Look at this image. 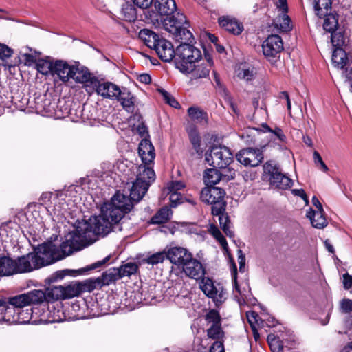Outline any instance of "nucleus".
<instances>
[{"label":"nucleus","instance_id":"f257e3e1","mask_svg":"<svg viewBox=\"0 0 352 352\" xmlns=\"http://www.w3.org/2000/svg\"><path fill=\"white\" fill-rule=\"evenodd\" d=\"M139 155L142 163L137 168V177L130 190L129 197L117 192L109 201L104 203L101 206L105 216L113 217V221L120 222L124 215L133 209V201H140L155 180V173L153 170L155 152L154 146L149 141L143 140L141 142Z\"/></svg>","mask_w":352,"mask_h":352},{"label":"nucleus","instance_id":"f03ea898","mask_svg":"<svg viewBox=\"0 0 352 352\" xmlns=\"http://www.w3.org/2000/svg\"><path fill=\"white\" fill-rule=\"evenodd\" d=\"M122 230L119 221H113V218L106 217L104 209L101 207V214L89 219V221H85L76 227V234L81 239H86L92 232L95 235L102 237L111 232L121 231Z\"/></svg>","mask_w":352,"mask_h":352},{"label":"nucleus","instance_id":"7ed1b4c3","mask_svg":"<svg viewBox=\"0 0 352 352\" xmlns=\"http://www.w3.org/2000/svg\"><path fill=\"white\" fill-rule=\"evenodd\" d=\"M76 233V230L71 235L70 239L61 243L60 247H58L52 241L43 243L39 245V249L41 250V252L44 254L45 261H47L49 265L62 260L74 252V241L76 237L79 238Z\"/></svg>","mask_w":352,"mask_h":352},{"label":"nucleus","instance_id":"20e7f679","mask_svg":"<svg viewBox=\"0 0 352 352\" xmlns=\"http://www.w3.org/2000/svg\"><path fill=\"white\" fill-rule=\"evenodd\" d=\"M36 298H38V296L29 294L28 292L9 298L8 305L3 300V322L8 324H16L19 319V316H17L19 308L34 305L33 302H35Z\"/></svg>","mask_w":352,"mask_h":352},{"label":"nucleus","instance_id":"39448f33","mask_svg":"<svg viewBox=\"0 0 352 352\" xmlns=\"http://www.w3.org/2000/svg\"><path fill=\"white\" fill-rule=\"evenodd\" d=\"M201 58L199 48L188 43H181L175 50V67L182 73L192 71V65L200 62Z\"/></svg>","mask_w":352,"mask_h":352},{"label":"nucleus","instance_id":"423d86ee","mask_svg":"<svg viewBox=\"0 0 352 352\" xmlns=\"http://www.w3.org/2000/svg\"><path fill=\"white\" fill-rule=\"evenodd\" d=\"M28 293L38 296V298H36L35 302H33L34 305H38L43 302L72 298L77 295L78 292L72 285H67V287L58 285L47 288L45 291L34 289L28 292Z\"/></svg>","mask_w":352,"mask_h":352},{"label":"nucleus","instance_id":"0eeeda50","mask_svg":"<svg viewBox=\"0 0 352 352\" xmlns=\"http://www.w3.org/2000/svg\"><path fill=\"white\" fill-rule=\"evenodd\" d=\"M225 195L226 192L223 189L213 186H208L201 191L200 199L203 202L212 206V214H219L221 212L226 211Z\"/></svg>","mask_w":352,"mask_h":352},{"label":"nucleus","instance_id":"6e6552de","mask_svg":"<svg viewBox=\"0 0 352 352\" xmlns=\"http://www.w3.org/2000/svg\"><path fill=\"white\" fill-rule=\"evenodd\" d=\"M41 250L38 246L36 252L29 253L14 260L16 261V274L30 272L48 265L47 261H45V256L41 252Z\"/></svg>","mask_w":352,"mask_h":352},{"label":"nucleus","instance_id":"1a4fd4ad","mask_svg":"<svg viewBox=\"0 0 352 352\" xmlns=\"http://www.w3.org/2000/svg\"><path fill=\"white\" fill-rule=\"evenodd\" d=\"M206 161L214 168H225L233 161V153L225 146H214L206 152Z\"/></svg>","mask_w":352,"mask_h":352},{"label":"nucleus","instance_id":"9d476101","mask_svg":"<svg viewBox=\"0 0 352 352\" xmlns=\"http://www.w3.org/2000/svg\"><path fill=\"white\" fill-rule=\"evenodd\" d=\"M265 174L270 176V184L280 190L289 189L293 185V181L289 177L283 174L281 170L274 161H268L263 165Z\"/></svg>","mask_w":352,"mask_h":352},{"label":"nucleus","instance_id":"9b49d317","mask_svg":"<svg viewBox=\"0 0 352 352\" xmlns=\"http://www.w3.org/2000/svg\"><path fill=\"white\" fill-rule=\"evenodd\" d=\"M200 288L208 298L212 299L216 306L221 305L227 298V293L223 285L215 283L208 277L201 279Z\"/></svg>","mask_w":352,"mask_h":352},{"label":"nucleus","instance_id":"f8f14e48","mask_svg":"<svg viewBox=\"0 0 352 352\" xmlns=\"http://www.w3.org/2000/svg\"><path fill=\"white\" fill-rule=\"evenodd\" d=\"M332 63L335 67L344 70L343 74L348 80H352V54H346L342 48L335 49Z\"/></svg>","mask_w":352,"mask_h":352},{"label":"nucleus","instance_id":"ddd939ff","mask_svg":"<svg viewBox=\"0 0 352 352\" xmlns=\"http://www.w3.org/2000/svg\"><path fill=\"white\" fill-rule=\"evenodd\" d=\"M214 65L213 59L210 54H205V58H201L200 62L192 65V71L183 72L185 74H191L192 79L206 78L209 76Z\"/></svg>","mask_w":352,"mask_h":352},{"label":"nucleus","instance_id":"4468645a","mask_svg":"<svg viewBox=\"0 0 352 352\" xmlns=\"http://www.w3.org/2000/svg\"><path fill=\"white\" fill-rule=\"evenodd\" d=\"M263 55L269 60H272L276 58L283 50L282 38L277 34L269 36L262 45Z\"/></svg>","mask_w":352,"mask_h":352},{"label":"nucleus","instance_id":"2eb2a0df","mask_svg":"<svg viewBox=\"0 0 352 352\" xmlns=\"http://www.w3.org/2000/svg\"><path fill=\"white\" fill-rule=\"evenodd\" d=\"M236 157L241 164L252 167L259 165L263 159L262 151L258 148H252L241 150Z\"/></svg>","mask_w":352,"mask_h":352},{"label":"nucleus","instance_id":"dca6fc26","mask_svg":"<svg viewBox=\"0 0 352 352\" xmlns=\"http://www.w3.org/2000/svg\"><path fill=\"white\" fill-rule=\"evenodd\" d=\"M192 254L182 247H173L168 250V259L178 269H182Z\"/></svg>","mask_w":352,"mask_h":352},{"label":"nucleus","instance_id":"f3484780","mask_svg":"<svg viewBox=\"0 0 352 352\" xmlns=\"http://www.w3.org/2000/svg\"><path fill=\"white\" fill-rule=\"evenodd\" d=\"M92 87L96 89V92L104 98L116 99L120 95V87L111 82H100L98 79H94Z\"/></svg>","mask_w":352,"mask_h":352},{"label":"nucleus","instance_id":"a211bd4d","mask_svg":"<svg viewBox=\"0 0 352 352\" xmlns=\"http://www.w3.org/2000/svg\"><path fill=\"white\" fill-rule=\"evenodd\" d=\"M52 76L57 77L63 82H67L74 76L73 65L63 60H54Z\"/></svg>","mask_w":352,"mask_h":352},{"label":"nucleus","instance_id":"6ab92c4d","mask_svg":"<svg viewBox=\"0 0 352 352\" xmlns=\"http://www.w3.org/2000/svg\"><path fill=\"white\" fill-rule=\"evenodd\" d=\"M182 270L187 276L196 280L203 278L206 273L202 263L199 260L193 258V256Z\"/></svg>","mask_w":352,"mask_h":352},{"label":"nucleus","instance_id":"aec40b11","mask_svg":"<svg viewBox=\"0 0 352 352\" xmlns=\"http://www.w3.org/2000/svg\"><path fill=\"white\" fill-rule=\"evenodd\" d=\"M159 58L164 62H170L174 58L175 59V50L168 41L161 38L154 49Z\"/></svg>","mask_w":352,"mask_h":352},{"label":"nucleus","instance_id":"412c9836","mask_svg":"<svg viewBox=\"0 0 352 352\" xmlns=\"http://www.w3.org/2000/svg\"><path fill=\"white\" fill-rule=\"evenodd\" d=\"M74 79L76 82L81 84L90 83L91 85H94V79H97L96 77L92 76L89 69L85 66H81L79 64L73 65Z\"/></svg>","mask_w":352,"mask_h":352},{"label":"nucleus","instance_id":"4be33fe9","mask_svg":"<svg viewBox=\"0 0 352 352\" xmlns=\"http://www.w3.org/2000/svg\"><path fill=\"white\" fill-rule=\"evenodd\" d=\"M219 25L224 28L226 31L238 35L241 34L243 30V25L236 19L228 16H223L219 18Z\"/></svg>","mask_w":352,"mask_h":352},{"label":"nucleus","instance_id":"5701e85b","mask_svg":"<svg viewBox=\"0 0 352 352\" xmlns=\"http://www.w3.org/2000/svg\"><path fill=\"white\" fill-rule=\"evenodd\" d=\"M154 6L161 16H170L174 14L177 6L175 0H155Z\"/></svg>","mask_w":352,"mask_h":352},{"label":"nucleus","instance_id":"b1692460","mask_svg":"<svg viewBox=\"0 0 352 352\" xmlns=\"http://www.w3.org/2000/svg\"><path fill=\"white\" fill-rule=\"evenodd\" d=\"M306 215L310 219L312 226L316 228L322 229L327 226L328 223L323 209L322 210H318L316 211L310 209Z\"/></svg>","mask_w":352,"mask_h":352},{"label":"nucleus","instance_id":"393cba45","mask_svg":"<svg viewBox=\"0 0 352 352\" xmlns=\"http://www.w3.org/2000/svg\"><path fill=\"white\" fill-rule=\"evenodd\" d=\"M188 24L185 15L179 12L171 14L169 17L164 19V25L166 26V29L168 31L169 30L180 28L182 26L188 25Z\"/></svg>","mask_w":352,"mask_h":352},{"label":"nucleus","instance_id":"a878e982","mask_svg":"<svg viewBox=\"0 0 352 352\" xmlns=\"http://www.w3.org/2000/svg\"><path fill=\"white\" fill-rule=\"evenodd\" d=\"M139 37L146 46L151 49H154L158 41L161 39L158 34L148 29L141 30L139 32Z\"/></svg>","mask_w":352,"mask_h":352},{"label":"nucleus","instance_id":"bb28decb","mask_svg":"<svg viewBox=\"0 0 352 352\" xmlns=\"http://www.w3.org/2000/svg\"><path fill=\"white\" fill-rule=\"evenodd\" d=\"M16 261L10 257L0 258V276H10L16 274Z\"/></svg>","mask_w":352,"mask_h":352},{"label":"nucleus","instance_id":"cd10ccee","mask_svg":"<svg viewBox=\"0 0 352 352\" xmlns=\"http://www.w3.org/2000/svg\"><path fill=\"white\" fill-rule=\"evenodd\" d=\"M54 59L50 56L40 58L36 63V69L38 72L44 76H52Z\"/></svg>","mask_w":352,"mask_h":352},{"label":"nucleus","instance_id":"c85d7f7f","mask_svg":"<svg viewBox=\"0 0 352 352\" xmlns=\"http://www.w3.org/2000/svg\"><path fill=\"white\" fill-rule=\"evenodd\" d=\"M232 283L234 286L233 293L234 297L236 298H239V296L243 297L246 296V293L248 292L247 288L248 287V283H245V286L241 287V285L239 284L237 281V269L236 265L234 263L232 264Z\"/></svg>","mask_w":352,"mask_h":352},{"label":"nucleus","instance_id":"c756f323","mask_svg":"<svg viewBox=\"0 0 352 352\" xmlns=\"http://www.w3.org/2000/svg\"><path fill=\"white\" fill-rule=\"evenodd\" d=\"M122 107L128 111L133 110L135 103V98L131 93L126 89L120 90V95L116 98Z\"/></svg>","mask_w":352,"mask_h":352},{"label":"nucleus","instance_id":"7c9ffc66","mask_svg":"<svg viewBox=\"0 0 352 352\" xmlns=\"http://www.w3.org/2000/svg\"><path fill=\"white\" fill-rule=\"evenodd\" d=\"M173 214L171 209L167 206L161 208L151 219L153 224H162L168 222Z\"/></svg>","mask_w":352,"mask_h":352},{"label":"nucleus","instance_id":"2f4dec72","mask_svg":"<svg viewBox=\"0 0 352 352\" xmlns=\"http://www.w3.org/2000/svg\"><path fill=\"white\" fill-rule=\"evenodd\" d=\"M188 25H184L180 28H176L175 30H169L170 32H172L175 37V39L181 41V43H186V41H190L193 38L192 32L188 29Z\"/></svg>","mask_w":352,"mask_h":352},{"label":"nucleus","instance_id":"473e14b6","mask_svg":"<svg viewBox=\"0 0 352 352\" xmlns=\"http://www.w3.org/2000/svg\"><path fill=\"white\" fill-rule=\"evenodd\" d=\"M218 168L213 167V168H209L205 171L204 178L207 186H213L221 181V173Z\"/></svg>","mask_w":352,"mask_h":352},{"label":"nucleus","instance_id":"72a5a7b5","mask_svg":"<svg viewBox=\"0 0 352 352\" xmlns=\"http://www.w3.org/2000/svg\"><path fill=\"white\" fill-rule=\"evenodd\" d=\"M324 17L323 28L324 30L329 32H335L338 26V14L336 13H327L323 15Z\"/></svg>","mask_w":352,"mask_h":352},{"label":"nucleus","instance_id":"f704fd0d","mask_svg":"<svg viewBox=\"0 0 352 352\" xmlns=\"http://www.w3.org/2000/svg\"><path fill=\"white\" fill-rule=\"evenodd\" d=\"M122 278L120 272L118 268H110L104 272L101 276V282L103 285H108L119 279Z\"/></svg>","mask_w":352,"mask_h":352},{"label":"nucleus","instance_id":"c9c22d12","mask_svg":"<svg viewBox=\"0 0 352 352\" xmlns=\"http://www.w3.org/2000/svg\"><path fill=\"white\" fill-rule=\"evenodd\" d=\"M215 216H219V221L221 228L223 231V232L228 237H234V232L231 230V222L230 218L227 213L224 212H221L219 214H214Z\"/></svg>","mask_w":352,"mask_h":352},{"label":"nucleus","instance_id":"e433bc0d","mask_svg":"<svg viewBox=\"0 0 352 352\" xmlns=\"http://www.w3.org/2000/svg\"><path fill=\"white\" fill-rule=\"evenodd\" d=\"M121 14L126 21L133 22L137 19L136 8L129 3H125L122 5Z\"/></svg>","mask_w":352,"mask_h":352},{"label":"nucleus","instance_id":"4c0bfd02","mask_svg":"<svg viewBox=\"0 0 352 352\" xmlns=\"http://www.w3.org/2000/svg\"><path fill=\"white\" fill-rule=\"evenodd\" d=\"M258 131L270 132L272 137H276L278 140L282 142H285L286 140V136L285 135L283 130L279 127H276L272 130L266 123L261 124V128H254Z\"/></svg>","mask_w":352,"mask_h":352},{"label":"nucleus","instance_id":"58836bf2","mask_svg":"<svg viewBox=\"0 0 352 352\" xmlns=\"http://www.w3.org/2000/svg\"><path fill=\"white\" fill-rule=\"evenodd\" d=\"M314 8L316 14L322 18L323 15H327L331 8V0H314Z\"/></svg>","mask_w":352,"mask_h":352},{"label":"nucleus","instance_id":"ea45409f","mask_svg":"<svg viewBox=\"0 0 352 352\" xmlns=\"http://www.w3.org/2000/svg\"><path fill=\"white\" fill-rule=\"evenodd\" d=\"M188 114L190 119L196 122H202L207 119V113L197 107L188 108Z\"/></svg>","mask_w":352,"mask_h":352},{"label":"nucleus","instance_id":"a19ab883","mask_svg":"<svg viewBox=\"0 0 352 352\" xmlns=\"http://www.w3.org/2000/svg\"><path fill=\"white\" fill-rule=\"evenodd\" d=\"M236 76L239 79L248 82L254 78L256 72L252 67H240L236 72Z\"/></svg>","mask_w":352,"mask_h":352},{"label":"nucleus","instance_id":"79ce46f5","mask_svg":"<svg viewBox=\"0 0 352 352\" xmlns=\"http://www.w3.org/2000/svg\"><path fill=\"white\" fill-rule=\"evenodd\" d=\"M166 258H168V250L154 253L147 256L144 261L148 265H155L163 263Z\"/></svg>","mask_w":352,"mask_h":352},{"label":"nucleus","instance_id":"37998d69","mask_svg":"<svg viewBox=\"0 0 352 352\" xmlns=\"http://www.w3.org/2000/svg\"><path fill=\"white\" fill-rule=\"evenodd\" d=\"M205 320L208 324L218 325L221 324V317L216 309H210L205 316Z\"/></svg>","mask_w":352,"mask_h":352},{"label":"nucleus","instance_id":"c03bdc74","mask_svg":"<svg viewBox=\"0 0 352 352\" xmlns=\"http://www.w3.org/2000/svg\"><path fill=\"white\" fill-rule=\"evenodd\" d=\"M118 270L120 272V275L122 278L124 276H130L132 274H135L138 270V266L135 263L130 262L121 265L118 267Z\"/></svg>","mask_w":352,"mask_h":352},{"label":"nucleus","instance_id":"a18cd8bd","mask_svg":"<svg viewBox=\"0 0 352 352\" xmlns=\"http://www.w3.org/2000/svg\"><path fill=\"white\" fill-rule=\"evenodd\" d=\"M19 309L17 311V316H19L17 323L25 324L28 322L32 318L34 312L33 309L30 308L23 310V308H19Z\"/></svg>","mask_w":352,"mask_h":352},{"label":"nucleus","instance_id":"49530a36","mask_svg":"<svg viewBox=\"0 0 352 352\" xmlns=\"http://www.w3.org/2000/svg\"><path fill=\"white\" fill-rule=\"evenodd\" d=\"M224 332L221 327V324L218 325H211L207 330V336L209 338L219 340L223 336Z\"/></svg>","mask_w":352,"mask_h":352},{"label":"nucleus","instance_id":"de8ad7c7","mask_svg":"<svg viewBox=\"0 0 352 352\" xmlns=\"http://www.w3.org/2000/svg\"><path fill=\"white\" fill-rule=\"evenodd\" d=\"M209 231L210 234L219 242L223 248L227 250L228 243L219 228L214 225H211Z\"/></svg>","mask_w":352,"mask_h":352},{"label":"nucleus","instance_id":"09e8293b","mask_svg":"<svg viewBox=\"0 0 352 352\" xmlns=\"http://www.w3.org/2000/svg\"><path fill=\"white\" fill-rule=\"evenodd\" d=\"M158 91L162 94L163 99L166 103L175 109H179L180 107L179 103L170 93H168L164 89H158Z\"/></svg>","mask_w":352,"mask_h":352},{"label":"nucleus","instance_id":"8fccbe9b","mask_svg":"<svg viewBox=\"0 0 352 352\" xmlns=\"http://www.w3.org/2000/svg\"><path fill=\"white\" fill-rule=\"evenodd\" d=\"M267 341L269 343V346L272 352H283V347L282 344V341L278 337H273L272 336H269L267 338Z\"/></svg>","mask_w":352,"mask_h":352},{"label":"nucleus","instance_id":"3c124183","mask_svg":"<svg viewBox=\"0 0 352 352\" xmlns=\"http://www.w3.org/2000/svg\"><path fill=\"white\" fill-rule=\"evenodd\" d=\"M190 140L193 148L199 155H202L203 151L201 148V138L199 135L193 133L190 135Z\"/></svg>","mask_w":352,"mask_h":352},{"label":"nucleus","instance_id":"603ef678","mask_svg":"<svg viewBox=\"0 0 352 352\" xmlns=\"http://www.w3.org/2000/svg\"><path fill=\"white\" fill-rule=\"evenodd\" d=\"M331 40L332 45L336 47V49L340 48L344 43V36L341 32H331Z\"/></svg>","mask_w":352,"mask_h":352},{"label":"nucleus","instance_id":"864d4df0","mask_svg":"<svg viewBox=\"0 0 352 352\" xmlns=\"http://www.w3.org/2000/svg\"><path fill=\"white\" fill-rule=\"evenodd\" d=\"M280 28L283 31L287 32L292 30V26L290 25L291 19L289 16L287 14V13H283L282 16H280Z\"/></svg>","mask_w":352,"mask_h":352},{"label":"nucleus","instance_id":"5fc2aeb1","mask_svg":"<svg viewBox=\"0 0 352 352\" xmlns=\"http://www.w3.org/2000/svg\"><path fill=\"white\" fill-rule=\"evenodd\" d=\"M13 50L5 44L0 43V58L4 60L12 56Z\"/></svg>","mask_w":352,"mask_h":352},{"label":"nucleus","instance_id":"6e6d98bb","mask_svg":"<svg viewBox=\"0 0 352 352\" xmlns=\"http://www.w3.org/2000/svg\"><path fill=\"white\" fill-rule=\"evenodd\" d=\"M184 185L182 182L178 181H173L167 184L166 189L168 192H177L182 189Z\"/></svg>","mask_w":352,"mask_h":352},{"label":"nucleus","instance_id":"4d7b16f0","mask_svg":"<svg viewBox=\"0 0 352 352\" xmlns=\"http://www.w3.org/2000/svg\"><path fill=\"white\" fill-rule=\"evenodd\" d=\"M170 194L169 199L170 201L171 207H176L179 204L181 203L182 195L181 193L177 192H168Z\"/></svg>","mask_w":352,"mask_h":352},{"label":"nucleus","instance_id":"13d9d810","mask_svg":"<svg viewBox=\"0 0 352 352\" xmlns=\"http://www.w3.org/2000/svg\"><path fill=\"white\" fill-rule=\"evenodd\" d=\"M314 163L318 166L320 165V168L323 170L324 172H327L329 170V168L327 166L324 164L323 162L320 155L318 151L314 152Z\"/></svg>","mask_w":352,"mask_h":352},{"label":"nucleus","instance_id":"bf43d9fd","mask_svg":"<svg viewBox=\"0 0 352 352\" xmlns=\"http://www.w3.org/2000/svg\"><path fill=\"white\" fill-rule=\"evenodd\" d=\"M247 318L252 330L254 331L256 324H258V315L254 311H251L247 313Z\"/></svg>","mask_w":352,"mask_h":352},{"label":"nucleus","instance_id":"052dcab7","mask_svg":"<svg viewBox=\"0 0 352 352\" xmlns=\"http://www.w3.org/2000/svg\"><path fill=\"white\" fill-rule=\"evenodd\" d=\"M21 56L23 58V63L26 66L30 67L32 65H33L34 63L36 64V63L37 61L35 56L30 54L25 53V54H23L21 55Z\"/></svg>","mask_w":352,"mask_h":352},{"label":"nucleus","instance_id":"680f3d73","mask_svg":"<svg viewBox=\"0 0 352 352\" xmlns=\"http://www.w3.org/2000/svg\"><path fill=\"white\" fill-rule=\"evenodd\" d=\"M340 309L344 313H350L352 311V300L350 299H343L340 302Z\"/></svg>","mask_w":352,"mask_h":352},{"label":"nucleus","instance_id":"e2e57ef3","mask_svg":"<svg viewBox=\"0 0 352 352\" xmlns=\"http://www.w3.org/2000/svg\"><path fill=\"white\" fill-rule=\"evenodd\" d=\"M138 131L140 133V135H141V137L144 138L140 142L139 145H140L141 142L143 140H147V141H149L150 142H151L150 140L146 138V137L148 135V131L147 127L146 126H144V124L140 125L138 128ZM151 144H152V143H151ZM151 145L153 146V144H151ZM139 147H140V146H138V148Z\"/></svg>","mask_w":352,"mask_h":352},{"label":"nucleus","instance_id":"0e129e2a","mask_svg":"<svg viewBox=\"0 0 352 352\" xmlns=\"http://www.w3.org/2000/svg\"><path fill=\"white\" fill-rule=\"evenodd\" d=\"M343 287L345 289H349L352 287V276L349 273H345L342 276Z\"/></svg>","mask_w":352,"mask_h":352},{"label":"nucleus","instance_id":"69168bd1","mask_svg":"<svg viewBox=\"0 0 352 352\" xmlns=\"http://www.w3.org/2000/svg\"><path fill=\"white\" fill-rule=\"evenodd\" d=\"M238 262L239 265V271L241 272H244L245 271V257L243 254L241 250H238Z\"/></svg>","mask_w":352,"mask_h":352},{"label":"nucleus","instance_id":"338daca9","mask_svg":"<svg viewBox=\"0 0 352 352\" xmlns=\"http://www.w3.org/2000/svg\"><path fill=\"white\" fill-rule=\"evenodd\" d=\"M210 352H225L223 342L219 340L215 341L211 346Z\"/></svg>","mask_w":352,"mask_h":352},{"label":"nucleus","instance_id":"774afa93","mask_svg":"<svg viewBox=\"0 0 352 352\" xmlns=\"http://www.w3.org/2000/svg\"><path fill=\"white\" fill-rule=\"evenodd\" d=\"M133 3L135 6L140 8H148L153 0H133Z\"/></svg>","mask_w":352,"mask_h":352}]
</instances>
